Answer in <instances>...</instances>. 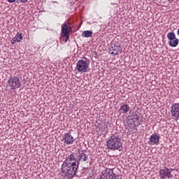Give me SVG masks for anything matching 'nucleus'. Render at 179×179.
<instances>
[{
  "instance_id": "obj_1",
  "label": "nucleus",
  "mask_w": 179,
  "mask_h": 179,
  "mask_svg": "<svg viewBox=\"0 0 179 179\" xmlns=\"http://www.w3.org/2000/svg\"><path fill=\"white\" fill-rule=\"evenodd\" d=\"M79 169V161L73 154L69 155L62 165V172L68 179H72L76 176Z\"/></svg>"
},
{
  "instance_id": "obj_2",
  "label": "nucleus",
  "mask_w": 179,
  "mask_h": 179,
  "mask_svg": "<svg viewBox=\"0 0 179 179\" xmlns=\"http://www.w3.org/2000/svg\"><path fill=\"white\" fill-rule=\"evenodd\" d=\"M106 146L111 150H121L122 149V143L118 133H115L106 142Z\"/></svg>"
},
{
  "instance_id": "obj_3",
  "label": "nucleus",
  "mask_w": 179,
  "mask_h": 179,
  "mask_svg": "<svg viewBox=\"0 0 179 179\" xmlns=\"http://www.w3.org/2000/svg\"><path fill=\"white\" fill-rule=\"evenodd\" d=\"M90 62L86 57L83 59L78 60L76 64V69L80 73H86L89 71Z\"/></svg>"
},
{
  "instance_id": "obj_4",
  "label": "nucleus",
  "mask_w": 179,
  "mask_h": 179,
  "mask_svg": "<svg viewBox=\"0 0 179 179\" xmlns=\"http://www.w3.org/2000/svg\"><path fill=\"white\" fill-rule=\"evenodd\" d=\"M20 80L16 76L11 77L8 81L7 86L10 90H16L20 87Z\"/></svg>"
},
{
  "instance_id": "obj_5",
  "label": "nucleus",
  "mask_w": 179,
  "mask_h": 179,
  "mask_svg": "<svg viewBox=\"0 0 179 179\" xmlns=\"http://www.w3.org/2000/svg\"><path fill=\"white\" fill-rule=\"evenodd\" d=\"M99 179H117V175L114 173V169L106 168L101 172Z\"/></svg>"
},
{
  "instance_id": "obj_6",
  "label": "nucleus",
  "mask_w": 179,
  "mask_h": 179,
  "mask_svg": "<svg viewBox=\"0 0 179 179\" xmlns=\"http://www.w3.org/2000/svg\"><path fill=\"white\" fill-rule=\"evenodd\" d=\"M72 31V27L69 22H64L62 25V37H66L65 43L69 40V32Z\"/></svg>"
},
{
  "instance_id": "obj_7",
  "label": "nucleus",
  "mask_w": 179,
  "mask_h": 179,
  "mask_svg": "<svg viewBox=\"0 0 179 179\" xmlns=\"http://www.w3.org/2000/svg\"><path fill=\"white\" fill-rule=\"evenodd\" d=\"M167 38L169 41V44L170 47H177L178 45L179 39L176 37L174 32H169L167 34Z\"/></svg>"
},
{
  "instance_id": "obj_8",
  "label": "nucleus",
  "mask_w": 179,
  "mask_h": 179,
  "mask_svg": "<svg viewBox=\"0 0 179 179\" xmlns=\"http://www.w3.org/2000/svg\"><path fill=\"white\" fill-rule=\"evenodd\" d=\"M159 177L162 179L171 178V171L169 170L167 167H164L159 171Z\"/></svg>"
},
{
  "instance_id": "obj_9",
  "label": "nucleus",
  "mask_w": 179,
  "mask_h": 179,
  "mask_svg": "<svg viewBox=\"0 0 179 179\" xmlns=\"http://www.w3.org/2000/svg\"><path fill=\"white\" fill-rule=\"evenodd\" d=\"M62 142H64L65 145H72V143L75 142V138L71 133H66L63 136Z\"/></svg>"
},
{
  "instance_id": "obj_10",
  "label": "nucleus",
  "mask_w": 179,
  "mask_h": 179,
  "mask_svg": "<svg viewBox=\"0 0 179 179\" xmlns=\"http://www.w3.org/2000/svg\"><path fill=\"white\" fill-rule=\"evenodd\" d=\"M160 142V136L157 133L152 134L148 141L149 145H159Z\"/></svg>"
},
{
  "instance_id": "obj_11",
  "label": "nucleus",
  "mask_w": 179,
  "mask_h": 179,
  "mask_svg": "<svg viewBox=\"0 0 179 179\" xmlns=\"http://www.w3.org/2000/svg\"><path fill=\"white\" fill-rule=\"evenodd\" d=\"M171 113L174 118H179V103H175L172 106Z\"/></svg>"
},
{
  "instance_id": "obj_12",
  "label": "nucleus",
  "mask_w": 179,
  "mask_h": 179,
  "mask_svg": "<svg viewBox=\"0 0 179 179\" xmlns=\"http://www.w3.org/2000/svg\"><path fill=\"white\" fill-rule=\"evenodd\" d=\"M119 51H120V46L115 45V44H112L109 48V54H110L111 55H118Z\"/></svg>"
},
{
  "instance_id": "obj_13",
  "label": "nucleus",
  "mask_w": 179,
  "mask_h": 179,
  "mask_svg": "<svg viewBox=\"0 0 179 179\" xmlns=\"http://www.w3.org/2000/svg\"><path fill=\"white\" fill-rule=\"evenodd\" d=\"M131 109V107H129V105L128 103H125L122 105L119 108V113L120 114H127Z\"/></svg>"
},
{
  "instance_id": "obj_14",
  "label": "nucleus",
  "mask_w": 179,
  "mask_h": 179,
  "mask_svg": "<svg viewBox=\"0 0 179 179\" xmlns=\"http://www.w3.org/2000/svg\"><path fill=\"white\" fill-rule=\"evenodd\" d=\"M133 124H134L131 125L132 128H135V127H138V125L141 124V122L139 121V116L138 115L134 116Z\"/></svg>"
},
{
  "instance_id": "obj_15",
  "label": "nucleus",
  "mask_w": 179,
  "mask_h": 179,
  "mask_svg": "<svg viewBox=\"0 0 179 179\" xmlns=\"http://www.w3.org/2000/svg\"><path fill=\"white\" fill-rule=\"evenodd\" d=\"M79 162H86L87 160V155L84 152H80L78 155Z\"/></svg>"
},
{
  "instance_id": "obj_16",
  "label": "nucleus",
  "mask_w": 179,
  "mask_h": 179,
  "mask_svg": "<svg viewBox=\"0 0 179 179\" xmlns=\"http://www.w3.org/2000/svg\"><path fill=\"white\" fill-rule=\"evenodd\" d=\"M92 35H93V31H84L81 34L82 37H85V38L92 37Z\"/></svg>"
},
{
  "instance_id": "obj_17",
  "label": "nucleus",
  "mask_w": 179,
  "mask_h": 179,
  "mask_svg": "<svg viewBox=\"0 0 179 179\" xmlns=\"http://www.w3.org/2000/svg\"><path fill=\"white\" fill-rule=\"evenodd\" d=\"M15 39L17 40V43H19L20 41H22V38H23V36H22V34L20 33H17V34L15 35Z\"/></svg>"
},
{
  "instance_id": "obj_18",
  "label": "nucleus",
  "mask_w": 179,
  "mask_h": 179,
  "mask_svg": "<svg viewBox=\"0 0 179 179\" xmlns=\"http://www.w3.org/2000/svg\"><path fill=\"white\" fill-rule=\"evenodd\" d=\"M17 41L16 40V38H13L10 41L11 44H15V43H17Z\"/></svg>"
},
{
  "instance_id": "obj_19",
  "label": "nucleus",
  "mask_w": 179,
  "mask_h": 179,
  "mask_svg": "<svg viewBox=\"0 0 179 179\" xmlns=\"http://www.w3.org/2000/svg\"><path fill=\"white\" fill-rule=\"evenodd\" d=\"M8 2H15V1H16V0H8Z\"/></svg>"
},
{
  "instance_id": "obj_20",
  "label": "nucleus",
  "mask_w": 179,
  "mask_h": 179,
  "mask_svg": "<svg viewBox=\"0 0 179 179\" xmlns=\"http://www.w3.org/2000/svg\"><path fill=\"white\" fill-rule=\"evenodd\" d=\"M168 1H173V0H168Z\"/></svg>"
}]
</instances>
